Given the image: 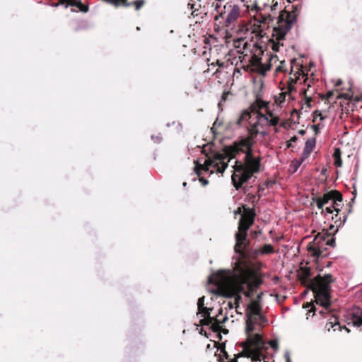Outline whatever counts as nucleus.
Wrapping results in <instances>:
<instances>
[{
    "label": "nucleus",
    "mask_w": 362,
    "mask_h": 362,
    "mask_svg": "<svg viewBox=\"0 0 362 362\" xmlns=\"http://www.w3.org/2000/svg\"><path fill=\"white\" fill-rule=\"evenodd\" d=\"M228 329H226V330L224 331V333H228Z\"/></svg>",
    "instance_id": "a19ab883"
},
{
    "label": "nucleus",
    "mask_w": 362,
    "mask_h": 362,
    "mask_svg": "<svg viewBox=\"0 0 362 362\" xmlns=\"http://www.w3.org/2000/svg\"><path fill=\"white\" fill-rule=\"evenodd\" d=\"M61 3L76 6L80 11L83 12L88 11V6L81 4V0H61Z\"/></svg>",
    "instance_id": "aec40b11"
},
{
    "label": "nucleus",
    "mask_w": 362,
    "mask_h": 362,
    "mask_svg": "<svg viewBox=\"0 0 362 362\" xmlns=\"http://www.w3.org/2000/svg\"><path fill=\"white\" fill-rule=\"evenodd\" d=\"M237 73H239V69L238 68H235L234 69V71H233V76L235 75V74Z\"/></svg>",
    "instance_id": "f704fd0d"
},
{
    "label": "nucleus",
    "mask_w": 362,
    "mask_h": 362,
    "mask_svg": "<svg viewBox=\"0 0 362 362\" xmlns=\"http://www.w3.org/2000/svg\"><path fill=\"white\" fill-rule=\"evenodd\" d=\"M251 235L253 238H256L259 233H260V231H250Z\"/></svg>",
    "instance_id": "473e14b6"
},
{
    "label": "nucleus",
    "mask_w": 362,
    "mask_h": 362,
    "mask_svg": "<svg viewBox=\"0 0 362 362\" xmlns=\"http://www.w3.org/2000/svg\"><path fill=\"white\" fill-rule=\"evenodd\" d=\"M334 165L337 168H340L342 165V160L341 158V151L339 148H335L333 153Z\"/></svg>",
    "instance_id": "412c9836"
},
{
    "label": "nucleus",
    "mask_w": 362,
    "mask_h": 362,
    "mask_svg": "<svg viewBox=\"0 0 362 362\" xmlns=\"http://www.w3.org/2000/svg\"><path fill=\"white\" fill-rule=\"evenodd\" d=\"M336 325H338L339 327V324H335L334 325H332V327H334Z\"/></svg>",
    "instance_id": "ea45409f"
},
{
    "label": "nucleus",
    "mask_w": 362,
    "mask_h": 362,
    "mask_svg": "<svg viewBox=\"0 0 362 362\" xmlns=\"http://www.w3.org/2000/svg\"><path fill=\"white\" fill-rule=\"evenodd\" d=\"M244 6L246 7L247 10H250L251 12L257 11V0H247L245 1V4Z\"/></svg>",
    "instance_id": "4be33fe9"
},
{
    "label": "nucleus",
    "mask_w": 362,
    "mask_h": 362,
    "mask_svg": "<svg viewBox=\"0 0 362 362\" xmlns=\"http://www.w3.org/2000/svg\"><path fill=\"white\" fill-rule=\"evenodd\" d=\"M341 83V80H339V81H337V84H336V85H337V86H339Z\"/></svg>",
    "instance_id": "e433bc0d"
},
{
    "label": "nucleus",
    "mask_w": 362,
    "mask_h": 362,
    "mask_svg": "<svg viewBox=\"0 0 362 362\" xmlns=\"http://www.w3.org/2000/svg\"><path fill=\"white\" fill-rule=\"evenodd\" d=\"M298 139L297 136H292L289 140H288L286 143V148H290L293 147V144L296 142Z\"/></svg>",
    "instance_id": "393cba45"
},
{
    "label": "nucleus",
    "mask_w": 362,
    "mask_h": 362,
    "mask_svg": "<svg viewBox=\"0 0 362 362\" xmlns=\"http://www.w3.org/2000/svg\"><path fill=\"white\" fill-rule=\"evenodd\" d=\"M250 228H238V231L235 233L236 243L234 247V250L238 253L240 256L245 259L247 257V246L250 240L247 239V232Z\"/></svg>",
    "instance_id": "9d476101"
},
{
    "label": "nucleus",
    "mask_w": 362,
    "mask_h": 362,
    "mask_svg": "<svg viewBox=\"0 0 362 362\" xmlns=\"http://www.w3.org/2000/svg\"><path fill=\"white\" fill-rule=\"evenodd\" d=\"M342 195L339 192L331 190L322 197H316L315 202L325 216L332 215L334 212L337 215L342 207Z\"/></svg>",
    "instance_id": "0eeeda50"
},
{
    "label": "nucleus",
    "mask_w": 362,
    "mask_h": 362,
    "mask_svg": "<svg viewBox=\"0 0 362 362\" xmlns=\"http://www.w3.org/2000/svg\"><path fill=\"white\" fill-rule=\"evenodd\" d=\"M253 13V19L250 20L247 24L239 25L241 31H244V35H247L252 40H253L254 37L263 36L267 21H269V16L268 15L262 14L258 11Z\"/></svg>",
    "instance_id": "6e6552de"
},
{
    "label": "nucleus",
    "mask_w": 362,
    "mask_h": 362,
    "mask_svg": "<svg viewBox=\"0 0 362 362\" xmlns=\"http://www.w3.org/2000/svg\"><path fill=\"white\" fill-rule=\"evenodd\" d=\"M204 300H205L204 296H202L198 299V302H197L198 308H202L203 306H204Z\"/></svg>",
    "instance_id": "2f4dec72"
},
{
    "label": "nucleus",
    "mask_w": 362,
    "mask_h": 362,
    "mask_svg": "<svg viewBox=\"0 0 362 362\" xmlns=\"http://www.w3.org/2000/svg\"><path fill=\"white\" fill-rule=\"evenodd\" d=\"M235 218H239L238 226H251L254 222L255 213L252 209L244 206L235 211Z\"/></svg>",
    "instance_id": "9b49d317"
},
{
    "label": "nucleus",
    "mask_w": 362,
    "mask_h": 362,
    "mask_svg": "<svg viewBox=\"0 0 362 362\" xmlns=\"http://www.w3.org/2000/svg\"><path fill=\"white\" fill-rule=\"evenodd\" d=\"M207 313H210V309L203 306L202 308H198V313L197 314H202V315H207Z\"/></svg>",
    "instance_id": "a878e982"
},
{
    "label": "nucleus",
    "mask_w": 362,
    "mask_h": 362,
    "mask_svg": "<svg viewBox=\"0 0 362 362\" xmlns=\"http://www.w3.org/2000/svg\"><path fill=\"white\" fill-rule=\"evenodd\" d=\"M216 64L218 68L214 73L216 78L218 79L219 83L224 81L228 77V73L225 70L226 67L223 66V63H220L218 60L216 61Z\"/></svg>",
    "instance_id": "2eb2a0df"
},
{
    "label": "nucleus",
    "mask_w": 362,
    "mask_h": 362,
    "mask_svg": "<svg viewBox=\"0 0 362 362\" xmlns=\"http://www.w3.org/2000/svg\"><path fill=\"white\" fill-rule=\"evenodd\" d=\"M322 228V233H318V235L315 238L314 242L313 245H309L308 246V251L310 252V255L319 259L320 257L323 258L327 256V254L324 253V250L322 249L320 244V240H323L324 241L326 240V245L329 246H334V244L335 243V239L334 238H331L330 239H327L325 237L326 235L327 238L330 235L331 233H336L338 230V228H328L327 229H325V228Z\"/></svg>",
    "instance_id": "1a4fd4ad"
},
{
    "label": "nucleus",
    "mask_w": 362,
    "mask_h": 362,
    "mask_svg": "<svg viewBox=\"0 0 362 362\" xmlns=\"http://www.w3.org/2000/svg\"><path fill=\"white\" fill-rule=\"evenodd\" d=\"M317 119H319L320 121L323 119V117L321 112L318 110L315 111L313 113V122H317Z\"/></svg>",
    "instance_id": "bb28decb"
},
{
    "label": "nucleus",
    "mask_w": 362,
    "mask_h": 362,
    "mask_svg": "<svg viewBox=\"0 0 362 362\" xmlns=\"http://www.w3.org/2000/svg\"><path fill=\"white\" fill-rule=\"evenodd\" d=\"M275 58H276L275 57H272V59H271V62L274 61Z\"/></svg>",
    "instance_id": "4c0bfd02"
},
{
    "label": "nucleus",
    "mask_w": 362,
    "mask_h": 362,
    "mask_svg": "<svg viewBox=\"0 0 362 362\" xmlns=\"http://www.w3.org/2000/svg\"><path fill=\"white\" fill-rule=\"evenodd\" d=\"M354 326L362 327V310L358 309L351 314L350 319Z\"/></svg>",
    "instance_id": "6ab92c4d"
},
{
    "label": "nucleus",
    "mask_w": 362,
    "mask_h": 362,
    "mask_svg": "<svg viewBox=\"0 0 362 362\" xmlns=\"http://www.w3.org/2000/svg\"><path fill=\"white\" fill-rule=\"evenodd\" d=\"M298 5L291 6V10L286 9L281 12L276 26L273 28L272 35L267 43V48L274 53L284 49L285 36L296 21L300 11Z\"/></svg>",
    "instance_id": "39448f33"
},
{
    "label": "nucleus",
    "mask_w": 362,
    "mask_h": 362,
    "mask_svg": "<svg viewBox=\"0 0 362 362\" xmlns=\"http://www.w3.org/2000/svg\"><path fill=\"white\" fill-rule=\"evenodd\" d=\"M144 1L143 0H137L134 2V5L135 6L136 10L140 9V8L144 5Z\"/></svg>",
    "instance_id": "c756f323"
},
{
    "label": "nucleus",
    "mask_w": 362,
    "mask_h": 362,
    "mask_svg": "<svg viewBox=\"0 0 362 362\" xmlns=\"http://www.w3.org/2000/svg\"><path fill=\"white\" fill-rule=\"evenodd\" d=\"M252 40L247 35H244V31H241L239 27L236 31V35L233 39V46L238 49V52H243V50L248 45L249 42Z\"/></svg>",
    "instance_id": "f8f14e48"
},
{
    "label": "nucleus",
    "mask_w": 362,
    "mask_h": 362,
    "mask_svg": "<svg viewBox=\"0 0 362 362\" xmlns=\"http://www.w3.org/2000/svg\"><path fill=\"white\" fill-rule=\"evenodd\" d=\"M218 15L214 18V31L217 33L218 37L228 43L232 36L226 28L238 18L240 8L235 4H227L221 11L218 10Z\"/></svg>",
    "instance_id": "423d86ee"
},
{
    "label": "nucleus",
    "mask_w": 362,
    "mask_h": 362,
    "mask_svg": "<svg viewBox=\"0 0 362 362\" xmlns=\"http://www.w3.org/2000/svg\"><path fill=\"white\" fill-rule=\"evenodd\" d=\"M285 358H286V362H291V358H290V356H289L288 353H286L285 354Z\"/></svg>",
    "instance_id": "72a5a7b5"
},
{
    "label": "nucleus",
    "mask_w": 362,
    "mask_h": 362,
    "mask_svg": "<svg viewBox=\"0 0 362 362\" xmlns=\"http://www.w3.org/2000/svg\"><path fill=\"white\" fill-rule=\"evenodd\" d=\"M105 1L112 4L116 6H127V0H104Z\"/></svg>",
    "instance_id": "5701e85b"
},
{
    "label": "nucleus",
    "mask_w": 362,
    "mask_h": 362,
    "mask_svg": "<svg viewBox=\"0 0 362 362\" xmlns=\"http://www.w3.org/2000/svg\"><path fill=\"white\" fill-rule=\"evenodd\" d=\"M261 305L257 300H252L250 305L247 306V310L249 313L247 315H258L259 318L264 317L261 315Z\"/></svg>",
    "instance_id": "f3484780"
},
{
    "label": "nucleus",
    "mask_w": 362,
    "mask_h": 362,
    "mask_svg": "<svg viewBox=\"0 0 362 362\" xmlns=\"http://www.w3.org/2000/svg\"><path fill=\"white\" fill-rule=\"evenodd\" d=\"M313 78L305 74L303 66L295 60L290 63V72L288 74V88L286 90L281 91L274 97V102L279 107H286L293 100L291 91L295 88V85L300 86V91L303 93L306 99L308 106L310 107L312 99L307 96V91L313 83Z\"/></svg>",
    "instance_id": "7ed1b4c3"
},
{
    "label": "nucleus",
    "mask_w": 362,
    "mask_h": 362,
    "mask_svg": "<svg viewBox=\"0 0 362 362\" xmlns=\"http://www.w3.org/2000/svg\"><path fill=\"white\" fill-rule=\"evenodd\" d=\"M316 141L315 138L309 139L306 141L304 150L303 156L308 157L315 148Z\"/></svg>",
    "instance_id": "a211bd4d"
},
{
    "label": "nucleus",
    "mask_w": 362,
    "mask_h": 362,
    "mask_svg": "<svg viewBox=\"0 0 362 362\" xmlns=\"http://www.w3.org/2000/svg\"><path fill=\"white\" fill-rule=\"evenodd\" d=\"M260 319L258 315H247V320H252V323L256 326L258 320Z\"/></svg>",
    "instance_id": "cd10ccee"
},
{
    "label": "nucleus",
    "mask_w": 362,
    "mask_h": 362,
    "mask_svg": "<svg viewBox=\"0 0 362 362\" xmlns=\"http://www.w3.org/2000/svg\"><path fill=\"white\" fill-rule=\"evenodd\" d=\"M240 123L248 124L247 127L250 134L247 136L240 139L233 145L226 146L223 153H218L213 158L206 159L204 164L199 163L198 161L194 162V170L203 185L208 183L207 180L203 177V175H211L214 173H223L230 160L240 152L245 154V163L236 161L234 166L232 182L236 189L240 188L254 173L259 171L261 158L252 153L255 138L258 133L264 134L265 128L276 127L279 123V117L271 110L269 103L257 99L251 110H245L242 113Z\"/></svg>",
    "instance_id": "f257e3e1"
},
{
    "label": "nucleus",
    "mask_w": 362,
    "mask_h": 362,
    "mask_svg": "<svg viewBox=\"0 0 362 362\" xmlns=\"http://www.w3.org/2000/svg\"><path fill=\"white\" fill-rule=\"evenodd\" d=\"M314 128L315 129V131L317 132L320 129V124L315 125Z\"/></svg>",
    "instance_id": "c9c22d12"
},
{
    "label": "nucleus",
    "mask_w": 362,
    "mask_h": 362,
    "mask_svg": "<svg viewBox=\"0 0 362 362\" xmlns=\"http://www.w3.org/2000/svg\"><path fill=\"white\" fill-rule=\"evenodd\" d=\"M202 317H204V318L199 321L200 325L205 326L211 325V329L214 332H218L221 329L220 324L227 320V317H225L223 320L221 321L217 318L218 316L216 317H211L210 313H207V315H202Z\"/></svg>",
    "instance_id": "ddd939ff"
},
{
    "label": "nucleus",
    "mask_w": 362,
    "mask_h": 362,
    "mask_svg": "<svg viewBox=\"0 0 362 362\" xmlns=\"http://www.w3.org/2000/svg\"><path fill=\"white\" fill-rule=\"evenodd\" d=\"M275 250L274 247L270 244H264L262 247L257 248L254 250V255L258 257L260 255H266L274 253Z\"/></svg>",
    "instance_id": "dca6fc26"
},
{
    "label": "nucleus",
    "mask_w": 362,
    "mask_h": 362,
    "mask_svg": "<svg viewBox=\"0 0 362 362\" xmlns=\"http://www.w3.org/2000/svg\"><path fill=\"white\" fill-rule=\"evenodd\" d=\"M332 262H329L327 267H329L330 265H331Z\"/></svg>",
    "instance_id": "58836bf2"
},
{
    "label": "nucleus",
    "mask_w": 362,
    "mask_h": 362,
    "mask_svg": "<svg viewBox=\"0 0 362 362\" xmlns=\"http://www.w3.org/2000/svg\"><path fill=\"white\" fill-rule=\"evenodd\" d=\"M218 351H219V354H216V355L218 356L219 362H238V358H240L238 356V354L235 355L233 358H230L229 354L226 351L225 345L221 346Z\"/></svg>",
    "instance_id": "4468645a"
},
{
    "label": "nucleus",
    "mask_w": 362,
    "mask_h": 362,
    "mask_svg": "<svg viewBox=\"0 0 362 362\" xmlns=\"http://www.w3.org/2000/svg\"><path fill=\"white\" fill-rule=\"evenodd\" d=\"M209 282L216 286V294L226 298L235 297L234 302L228 303V307L232 309L239 305L240 293L251 297L255 290L262 284L263 280L250 263L243 260L236 265L235 273L230 274L226 271H219L210 277Z\"/></svg>",
    "instance_id": "f03ea898"
},
{
    "label": "nucleus",
    "mask_w": 362,
    "mask_h": 362,
    "mask_svg": "<svg viewBox=\"0 0 362 362\" xmlns=\"http://www.w3.org/2000/svg\"><path fill=\"white\" fill-rule=\"evenodd\" d=\"M268 343H269V344L270 345V346L273 349H274V350H277L278 349L279 344H278L277 341H276V340H270Z\"/></svg>",
    "instance_id": "7c9ffc66"
},
{
    "label": "nucleus",
    "mask_w": 362,
    "mask_h": 362,
    "mask_svg": "<svg viewBox=\"0 0 362 362\" xmlns=\"http://www.w3.org/2000/svg\"><path fill=\"white\" fill-rule=\"evenodd\" d=\"M304 308H308L309 312H315V307L313 303H307L303 305Z\"/></svg>",
    "instance_id": "c85d7f7f"
},
{
    "label": "nucleus",
    "mask_w": 362,
    "mask_h": 362,
    "mask_svg": "<svg viewBox=\"0 0 362 362\" xmlns=\"http://www.w3.org/2000/svg\"><path fill=\"white\" fill-rule=\"evenodd\" d=\"M286 71V64L284 61H280L279 64L276 67L275 71L276 74L284 73Z\"/></svg>",
    "instance_id": "b1692460"
},
{
    "label": "nucleus",
    "mask_w": 362,
    "mask_h": 362,
    "mask_svg": "<svg viewBox=\"0 0 362 362\" xmlns=\"http://www.w3.org/2000/svg\"><path fill=\"white\" fill-rule=\"evenodd\" d=\"M309 267H300L298 278L301 284L312 290L314 293L315 302L328 310L331 305V284L334 281L333 276L330 274L322 276L318 274L313 279Z\"/></svg>",
    "instance_id": "20e7f679"
}]
</instances>
